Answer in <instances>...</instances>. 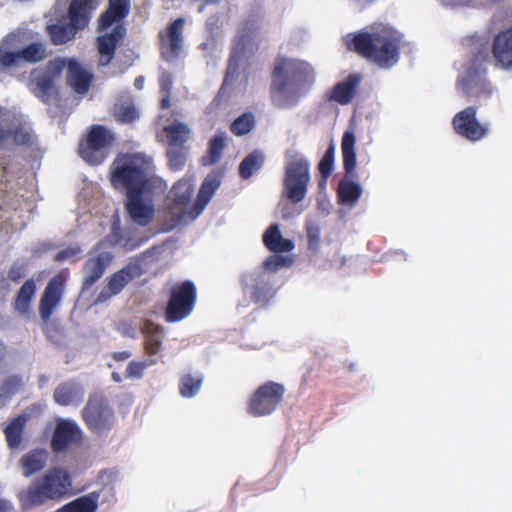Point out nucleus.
<instances>
[{
  "instance_id": "obj_30",
  "label": "nucleus",
  "mask_w": 512,
  "mask_h": 512,
  "mask_svg": "<svg viewBox=\"0 0 512 512\" xmlns=\"http://www.w3.org/2000/svg\"><path fill=\"white\" fill-rule=\"evenodd\" d=\"M36 293V282L33 278L27 279L14 297L12 303L14 311L24 317H29L31 301Z\"/></svg>"
},
{
  "instance_id": "obj_63",
  "label": "nucleus",
  "mask_w": 512,
  "mask_h": 512,
  "mask_svg": "<svg viewBox=\"0 0 512 512\" xmlns=\"http://www.w3.org/2000/svg\"><path fill=\"white\" fill-rule=\"evenodd\" d=\"M169 107H170V101H169V99H168V98H163V99L161 100V108H162V109H167V108H169Z\"/></svg>"
},
{
  "instance_id": "obj_37",
  "label": "nucleus",
  "mask_w": 512,
  "mask_h": 512,
  "mask_svg": "<svg viewBox=\"0 0 512 512\" xmlns=\"http://www.w3.org/2000/svg\"><path fill=\"white\" fill-rule=\"evenodd\" d=\"M98 500L99 493L91 492L63 505L56 512H96Z\"/></svg>"
},
{
  "instance_id": "obj_16",
  "label": "nucleus",
  "mask_w": 512,
  "mask_h": 512,
  "mask_svg": "<svg viewBox=\"0 0 512 512\" xmlns=\"http://www.w3.org/2000/svg\"><path fill=\"white\" fill-rule=\"evenodd\" d=\"M152 192H137L126 195L125 211L134 224L145 227L154 219L155 208L152 201L147 198Z\"/></svg>"
},
{
  "instance_id": "obj_2",
  "label": "nucleus",
  "mask_w": 512,
  "mask_h": 512,
  "mask_svg": "<svg viewBox=\"0 0 512 512\" xmlns=\"http://www.w3.org/2000/svg\"><path fill=\"white\" fill-rule=\"evenodd\" d=\"M401 45L402 35L383 24L372 26L370 31L354 34L348 42L350 50L384 69L391 68L398 62Z\"/></svg>"
},
{
  "instance_id": "obj_27",
  "label": "nucleus",
  "mask_w": 512,
  "mask_h": 512,
  "mask_svg": "<svg viewBox=\"0 0 512 512\" xmlns=\"http://www.w3.org/2000/svg\"><path fill=\"white\" fill-rule=\"evenodd\" d=\"M141 331L144 335V351L149 358H154L162 350L165 336L164 328L151 320H145Z\"/></svg>"
},
{
  "instance_id": "obj_7",
  "label": "nucleus",
  "mask_w": 512,
  "mask_h": 512,
  "mask_svg": "<svg viewBox=\"0 0 512 512\" xmlns=\"http://www.w3.org/2000/svg\"><path fill=\"white\" fill-rule=\"evenodd\" d=\"M197 299V290L192 281L186 280L175 285L165 308L166 322L175 323L187 318L193 311Z\"/></svg>"
},
{
  "instance_id": "obj_12",
  "label": "nucleus",
  "mask_w": 512,
  "mask_h": 512,
  "mask_svg": "<svg viewBox=\"0 0 512 512\" xmlns=\"http://www.w3.org/2000/svg\"><path fill=\"white\" fill-rule=\"evenodd\" d=\"M185 25L184 18H177L169 25L159 31L158 46L161 58L165 62L175 61L183 50V30Z\"/></svg>"
},
{
  "instance_id": "obj_20",
  "label": "nucleus",
  "mask_w": 512,
  "mask_h": 512,
  "mask_svg": "<svg viewBox=\"0 0 512 512\" xmlns=\"http://www.w3.org/2000/svg\"><path fill=\"white\" fill-rule=\"evenodd\" d=\"M113 255L103 251L97 254L89 253L88 259L83 265L84 277L82 280V291L89 290L104 275L107 267L110 266Z\"/></svg>"
},
{
  "instance_id": "obj_29",
  "label": "nucleus",
  "mask_w": 512,
  "mask_h": 512,
  "mask_svg": "<svg viewBox=\"0 0 512 512\" xmlns=\"http://www.w3.org/2000/svg\"><path fill=\"white\" fill-rule=\"evenodd\" d=\"M84 389L75 381L60 383L54 390L53 399L61 406L79 404L83 401Z\"/></svg>"
},
{
  "instance_id": "obj_50",
  "label": "nucleus",
  "mask_w": 512,
  "mask_h": 512,
  "mask_svg": "<svg viewBox=\"0 0 512 512\" xmlns=\"http://www.w3.org/2000/svg\"><path fill=\"white\" fill-rule=\"evenodd\" d=\"M306 236L308 249L313 252H318L321 244L320 226L313 221H308L306 223Z\"/></svg>"
},
{
  "instance_id": "obj_47",
  "label": "nucleus",
  "mask_w": 512,
  "mask_h": 512,
  "mask_svg": "<svg viewBox=\"0 0 512 512\" xmlns=\"http://www.w3.org/2000/svg\"><path fill=\"white\" fill-rule=\"evenodd\" d=\"M187 147L167 148L166 155L171 170L179 171L185 166L187 159Z\"/></svg>"
},
{
  "instance_id": "obj_46",
  "label": "nucleus",
  "mask_w": 512,
  "mask_h": 512,
  "mask_svg": "<svg viewBox=\"0 0 512 512\" xmlns=\"http://www.w3.org/2000/svg\"><path fill=\"white\" fill-rule=\"evenodd\" d=\"M255 126L254 115L250 112L243 113L237 117L230 125V131L236 136L248 134Z\"/></svg>"
},
{
  "instance_id": "obj_44",
  "label": "nucleus",
  "mask_w": 512,
  "mask_h": 512,
  "mask_svg": "<svg viewBox=\"0 0 512 512\" xmlns=\"http://www.w3.org/2000/svg\"><path fill=\"white\" fill-rule=\"evenodd\" d=\"M203 378L201 376H193L185 374L179 382V392L183 397H193L201 388Z\"/></svg>"
},
{
  "instance_id": "obj_1",
  "label": "nucleus",
  "mask_w": 512,
  "mask_h": 512,
  "mask_svg": "<svg viewBox=\"0 0 512 512\" xmlns=\"http://www.w3.org/2000/svg\"><path fill=\"white\" fill-rule=\"evenodd\" d=\"M314 82L311 66L301 60L279 56L271 73L270 97L278 108L297 105Z\"/></svg>"
},
{
  "instance_id": "obj_6",
  "label": "nucleus",
  "mask_w": 512,
  "mask_h": 512,
  "mask_svg": "<svg viewBox=\"0 0 512 512\" xmlns=\"http://www.w3.org/2000/svg\"><path fill=\"white\" fill-rule=\"evenodd\" d=\"M479 56H482L483 61H487L489 53L486 50L482 55L480 51L479 55L471 61L464 75L458 80V86L463 94L467 98L475 100L488 99L493 93L492 86L486 79V69L482 66V63H478Z\"/></svg>"
},
{
  "instance_id": "obj_52",
  "label": "nucleus",
  "mask_w": 512,
  "mask_h": 512,
  "mask_svg": "<svg viewBox=\"0 0 512 512\" xmlns=\"http://www.w3.org/2000/svg\"><path fill=\"white\" fill-rule=\"evenodd\" d=\"M291 264V258L278 254L269 256L264 262L265 268L272 270H277L278 268L281 267H289Z\"/></svg>"
},
{
  "instance_id": "obj_43",
  "label": "nucleus",
  "mask_w": 512,
  "mask_h": 512,
  "mask_svg": "<svg viewBox=\"0 0 512 512\" xmlns=\"http://www.w3.org/2000/svg\"><path fill=\"white\" fill-rule=\"evenodd\" d=\"M113 115L117 122L126 124L138 119L139 112L132 102L125 101L114 104Z\"/></svg>"
},
{
  "instance_id": "obj_34",
  "label": "nucleus",
  "mask_w": 512,
  "mask_h": 512,
  "mask_svg": "<svg viewBox=\"0 0 512 512\" xmlns=\"http://www.w3.org/2000/svg\"><path fill=\"white\" fill-rule=\"evenodd\" d=\"M48 452L45 449H33L26 453L20 460L23 469V475L30 477L31 475L41 471L47 462Z\"/></svg>"
},
{
  "instance_id": "obj_48",
  "label": "nucleus",
  "mask_w": 512,
  "mask_h": 512,
  "mask_svg": "<svg viewBox=\"0 0 512 512\" xmlns=\"http://www.w3.org/2000/svg\"><path fill=\"white\" fill-rule=\"evenodd\" d=\"M157 363V358H148L144 361H131L126 367V377L130 379L142 378L145 369Z\"/></svg>"
},
{
  "instance_id": "obj_35",
  "label": "nucleus",
  "mask_w": 512,
  "mask_h": 512,
  "mask_svg": "<svg viewBox=\"0 0 512 512\" xmlns=\"http://www.w3.org/2000/svg\"><path fill=\"white\" fill-rule=\"evenodd\" d=\"M356 137L352 130H346L341 140L343 168L347 175H353L356 168Z\"/></svg>"
},
{
  "instance_id": "obj_13",
  "label": "nucleus",
  "mask_w": 512,
  "mask_h": 512,
  "mask_svg": "<svg viewBox=\"0 0 512 512\" xmlns=\"http://www.w3.org/2000/svg\"><path fill=\"white\" fill-rule=\"evenodd\" d=\"M477 109L473 106L456 113L452 119L455 133L471 142L482 140L488 134V127L477 119Z\"/></svg>"
},
{
  "instance_id": "obj_18",
  "label": "nucleus",
  "mask_w": 512,
  "mask_h": 512,
  "mask_svg": "<svg viewBox=\"0 0 512 512\" xmlns=\"http://www.w3.org/2000/svg\"><path fill=\"white\" fill-rule=\"evenodd\" d=\"M66 285V278L59 273L47 283L39 302V315L44 322H48L60 304Z\"/></svg>"
},
{
  "instance_id": "obj_25",
  "label": "nucleus",
  "mask_w": 512,
  "mask_h": 512,
  "mask_svg": "<svg viewBox=\"0 0 512 512\" xmlns=\"http://www.w3.org/2000/svg\"><path fill=\"white\" fill-rule=\"evenodd\" d=\"M492 54L498 65L505 69H512V27L495 36Z\"/></svg>"
},
{
  "instance_id": "obj_39",
  "label": "nucleus",
  "mask_w": 512,
  "mask_h": 512,
  "mask_svg": "<svg viewBox=\"0 0 512 512\" xmlns=\"http://www.w3.org/2000/svg\"><path fill=\"white\" fill-rule=\"evenodd\" d=\"M264 161L265 157L261 151H252L239 164V176L242 179H249L256 171L261 169Z\"/></svg>"
},
{
  "instance_id": "obj_3",
  "label": "nucleus",
  "mask_w": 512,
  "mask_h": 512,
  "mask_svg": "<svg viewBox=\"0 0 512 512\" xmlns=\"http://www.w3.org/2000/svg\"><path fill=\"white\" fill-rule=\"evenodd\" d=\"M152 171V161L144 154H119L111 165L110 182L115 189H124L126 195L153 192L158 178L152 175Z\"/></svg>"
},
{
  "instance_id": "obj_8",
  "label": "nucleus",
  "mask_w": 512,
  "mask_h": 512,
  "mask_svg": "<svg viewBox=\"0 0 512 512\" xmlns=\"http://www.w3.org/2000/svg\"><path fill=\"white\" fill-rule=\"evenodd\" d=\"M115 142L114 134L103 125H92L85 140L79 144L80 156L89 164L99 165L106 156L108 149Z\"/></svg>"
},
{
  "instance_id": "obj_11",
  "label": "nucleus",
  "mask_w": 512,
  "mask_h": 512,
  "mask_svg": "<svg viewBox=\"0 0 512 512\" xmlns=\"http://www.w3.org/2000/svg\"><path fill=\"white\" fill-rule=\"evenodd\" d=\"M64 70V62L60 57L49 60L44 71L33 79V93L46 104H50L58 98V89L55 80L59 78Z\"/></svg>"
},
{
  "instance_id": "obj_36",
  "label": "nucleus",
  "mask_w": 512,
  "mask_h": 512,
  "mask_svg": "<svg viewBox=\"0 0 512 512\" xmlns=\"http://www.w3.org/2000/svg\"><path fill=\"white\" fill-rule=\"evenodd\" d=\"M28 421V416L20 414L13 418L4 428V435L9 448L19 449L23 441V433Z\"/></svg>"
},
{
  "instance_id": "obj_51",
  "label": "nucleus",
  "mask_w": 512,
  "mask_h": 512,
  "mask_svg": "<svg viewBox=\"0 0 512 512\" xmlns=\"http://www.w3.org/2000/svg\"><path fill=\"white\" fill-rule=\"evenodd\" d=\"M21 59L19 51L13 52L3 48L0 44V70H7L13 67H19L21 65Z\"/></svg>"
},
{
  "instance_id": "obj_28",
  "label": "nucleus",
  "mask_w": 512,
  "mask_h": 512,
  "mask_svg": "<svg viewBox=\"0 0 512 512\" xmlns=\"http://www.w3.org/2000/svg\"><path fill=\"white\" fill-rule=\"evenodd\" d=\"M250 287V297L255 303H266L272 296V283L266 275L251 274L245 279V287Z\"/></svg>"
},
{
  "instance_id": "obj_15",
  "label": "nucleus",
  "mask_w": 512,
  "mask_h": 512,
  "mask_svg": "<svg viewBox=\"0 0 512 512\" xmlns=\"http://www.w3.org/2000/svg\"><path fill=\"white\" fill-rule=\"evenodd\" d=\"M143 269L139 261H130L122 269L107 278L106 285L98 295L97 300L105 302L112 296L118 295L131 281L140 277Z\"/></svg>"
},
{
  "instance_id": "obj_32",
  "label": "nucleus",
  "mask_w": 512,
  "mask_h": 512,
  "mask_svg": "<svg viewBox=\"0 0 512 512\" xmlns=\"http://www.w3.org/2000/svg\"><path fill=\"white\" fill-rule=\"evenodd\" d=\"M219 186V181L215 177H207L199 190L197 199L189 211V219H196L208 204L216 189Z\"/></svg>"
},
{
  "instance_id": "obj_61",
  "label": "nucleus",
  "mask_w": 512,
  "mask_h": 512,
  "mask_svg": "<svg viewBox=\"0 0 512 512\" xmlns=\"http://www.w3.org/2000/svg\"><path fill=\"white\" fill-rule=\"evenodd\" d=\"M121 332L125 336H129V337H134L135 336L134 329L131 326H129V325H124L123 328L121 329Z\"/></svg>"
},
{
  "instance_id": "obj_33",
  "label": "nucleus",
  "mask_w": 512,
  "mask_h": 512,
  "mask_svg": "<svg viewBox=\"0 0 512 512\" xmlns=\"http://www.w3.org/2000/svg\"><path fill=\"white\" fill-rule=\"evenodd\" d=\"M167 148L187 147L186 143L191 137V130L187 124L174 121L164 126Z\"/></svg>"
},
{
  "instance_id": "obj_23",
  "label": "nucleus",
  "mask_w": 512,
  "mask_h": 512,
  "mask_svg": "<svg viewBox=\"0 0 512 512\" xmlns=\"http://www.w3.org/2000/svg\"><path fill=\"white\" fill-rule=\"evenodd\" d=\"M98 4L99 0H71L67 10L69 23L78 31L85 29Z\"/></svg>"
},
{
  "instance_id": "obj_45",
  "label": "nucleus",
  "mask_w": 512,
  "mask_h": 512,
  "mask_svg": "<svg viewBox=\"0 0 512 512\" xmlns=\"http://www.w3.org/2000/svg\"><path fill=\"white\" fill-rule=\"evenodd\" d=\"M225 148V137L224 135H215L209 141L208 153L204 159L205 164H216L222 157L223 150Z\"/></svg>"
},
{
  "instance_id": "obj_57",
  "label": "nucleus",
  "mask_w": 512,
  "mask_h": 512,
  "mask_svg": "<svg viewBox=\"0 0 512 512\" xmlns=\"http://www.w3.org/2000/svg\"><path fill=\"white\" fill-rule=\"evenodd\" d=\"M206 31L209 36L215 37L217 31L220 28V19L218 16H211L207 19L205 23Z\"/></svg>"
},
{
  "instance_id": "obj_5",
  "label": "nucleus",
  "mask_w": 512,
  "mask_h": 512,
  "mask_svg": "<svg viewBox=\"0 0 512 512\" xmlns=\"http://www.w3.org/2000/svg\"><path fill=\"white\" fill-rule=\"evenodd\" d=\"M284 193L292 203L301 202L307 193L310 180L309 162L300 154L294 153L286 156Z\"/></svg>"
},
{
  "instance_id": "obj_24",
  "label": "nucleus",
  "mask_w": 512,
  "mask_h": 512,
  "mask_svg": "<svg viewBox=\"0 0 512 512\" xmlns=\"http://www.w3.org/2000/svg\"><path fill=\"white\" fill-rule=\"evenodd\" d=\"M361 79V75L350 74L345 80L333 86L327 94V99L340 105L349 104L356 95Z\"/></svg>"
},
{
  "instance_id": "obj_19",
  "label": "nucleus",
  "mask_w": 512,
  "mask_h": 512,
  "mask_svg": "<svg viewBox=\"0 0 512 512\" xmlns=\"http://www.w3.org/2000/svg\"><path fill=\"white\" fill-rule=\"evenodd\" d=\"M193 195V186L187 180H179L170 191L169 210L175 214V225L189 219V204Z\"/></svg>"
},
{
  "instance_id": "obj_21",
  "label": "nucleus",
  "mask_w": 512,
  "mask_h": 512,
  "mask_svg": "<svg viewBox=\"0 0 512 512\" xmlns=\"http://www.w3.org/2000/svg\"><path fill=\"white\" fill-rule=\"evenodd\" d=\"M126 34L123 24H116L110 33L97 37L99 52V64L107 66L114 58L117 46L122 42Z\"/></svg>"
},
{
  "instance_id": "obj_49",
  "label": "nucleus",
  "mask_w": 512,
  "mask_h": 512,
  "mask_svg": "<svg viewBox=\"0 0 512 512\" xmlns=\"http://www.w3.org/2000/svg\"><path fill=\"white\" fill-rule=\"evenodd\" d=\"M335 148L331 144L318 164V170L324 182L329 178L333 170Z\"/></svg>"
},
{
  "instance_id": "obj_40",
  "label": "nucleus",
  "mask_w": 512,
  "mask_h": 512,
  "mask_svg": "<svg viewBox=\"0 0 512 512\" xmlns=\"http://www.w3.org/2000/svg\"><path fill=\"white\" fill-rule=\"evenodd\" d=\"M361 194L362 188L360 184L350 180H341L339 182L337 196L340 203L352 205L359 200Z\"/></svg>"
},
{
  "instance_id": "obj_58",
  "label": "nucleus",
  "mask_w": 512,
  "mask_h": 512,
  "mask_svg": "<svg viewBox=\"0 0 512 512\" xmlns=\"http://www.w3.org/2000/svg\"><path fill=\"white\" fill-rule=\"evenodd\" d=\"M130 357L131 353L129 351H118L112 354V358L117 362L125 361Z\"/></svg>"
},
{
  "instance_id": "obj_41",
  "label": "nucleus",
  "mask_w": 512,
  "mask_h": 512,
  "mask_svg": "<svg viewBox=\"0 0 512 512\" xmlns=\"http://www.w3.org/2000/svg\"><path fill=\"white\" fill-rule=\"evenodd\" d=\"M257 30L258 25L255 19H247L240 24L236 37V46L233 49L232 56L237 50H240L239 52L242 53L246 44L253 39Z\"/></svg>"
},
{
  "instance_id": "obj_22",
  "label": "nucleus",
  "mask_w": 512,
  "mask_h": 512,
  "mask_svg": "<svg viewBox=\"0 0 512 512\" xmlns=\"http://www.w3.org/2000/svg\"><path fill=\"white\" fill-rule=\"evenodd\" d=\"M64 62V69L66 72V82L79 94L88 92L92 74L86 71L83 66L74 58L60 57Z\"/></svg>"
},
{
  "instance_id": "obj_4",
  "label": "nucleus",
  "mask_w": 512,
  "mask_h": 512,
  "mask_svg": "<svg viewBox=\"0 0 512 512\" xmlns=\"http://www.w3.org/2000/svg\"><path fill=\"white\" fill-rule=\"evenodd\" d=\"M72 479L62 468H53L34 480L17 497L22 510L39 507L47 502H58L70 494Z\"/></svg>"
},
{
  "instance_id": "obj_60",
  "label": "nucleus",
  "mask_w": 512,
  "mask_h": 512,
  "mask_svg": "<svg viewBox=\"0 0 512 512\" xmlns=\"http://www.w3.org/2000/svg\"><path fill=\"white\" fill-rule=\"evenodd\" d=\"M12 509V504L5 499H0V512H9Z\"/></svg>"
},
{
  "instance_id": "obj_53",
  "label": "nucleus",
  "mask_w": 512,
  "mask_h": 512,
  "mask_svg": "<svg viewBox=\"0 0 512 512\" xmlns=\"http://www.w3.org/2000/svg\"><path fill=\"white\" fill-rule=\"evenodd\" d=\"M113 234L115 236V243L123 244L124 246H127L128 243H138L130 238V231H124L121 229L118 217L115 219Z\"/></svg>"
},
{
  "instance_id": "obj_26",
  "label": "nucleus",
  "mask_w": 512,
  "mask_h": 512,
  "mask_svg": "<svg viewBox=\"0 0 512 512\" xmlns=\"http://www.w3.org/2000/svg\"><path fill=\"white\" fill-rule=\"evenodd\" d=\"M130 12V0H108L107 9L98 19V29L107 30L113 24H119Z\"/></svg>"
},
{
  "instance_id": "obj_56",
  "label": "nucleus",
  "mask_w": 512,
  "mask_h": 512,
  "mask_svg": "<svg viewBox=\"0 0 512 512\" xmlns=\"http://www.w3.org/2000/svg\"><path fill=\"white\" fill-rule=\"evenodd\" d=\"M25 276V268L22 265H12L8 270V278L18 283Z\"/></svg>"
},
{
  "instance_id": "obj_31",
  "label": "nucleus",
  "mask_w": 512,
  "mask_h": 512,
  "mask_svg": "<svg viewBox=\"0 0 512 512\" xmlns=\"http://www.w3.org/2000/svg\"><path fill=\"white\" fill-rule=\"evenodd\" d=\"M262 240L265 247L274 253L290 252L294 248L291 240L283 238L277 223L269 226L264 232Z\"/></svg>"
},
{
  "instance_id": "obj_17",
  "label": "nucleus",
  "mask_w": 512,
  "mask_h": 512,
  "mask_svg": "<svg viewBox=\"0 0 512 512\" xmlns=\"http://www.w3.org/2000/svg\"><path fill=\"white\" fill-rule=\"evenodd\" d=\"M35 139L30 125L21 119L13 118L6 128L0 125V150L8 148L10 144L31 147Z\"/></svg>"
},
{
  "instance_id": "obj_42",
  "label": "nucleus",
  "mask_w": 512,
  "mask_h": 512,
  "mask_svg": "<svg viewBox=\"0 0 512 512\" xmlns=\"http://www.w3.org/2000/svg\"><path fill=\"white\" fill-rule=\"evenodd\" d=\"M21 63H38L47 57V48L42 42H32L19 50Z\"/></svg>"
},
{
  "instance_id": "obj_9",
  "label": "nucleus",
  "mask_w": 512,
  "mask_h": 512,
  "mask_svg": "<svg viewBox=\"0 0 512 512\" xmlns=\"http://www.w3.org/2000/svg\"><path fill=\"white\" fill-rule=\"evenodd\" d=\"M82 417L87 427L97 434L111 429L114 422V412L106 397L99 392L90 394Z\"/></svg>"
},
{
  "instance_id": "obj_55",
  "label": "nucleus",
  "mask_w": 512,
  "mask_h": 512,
  "mask_svg": "<svg viewBox=\"0 0 512 512\" xmlns=\"http://www.w3.org/2000/svg\"><path fill=\"white\" fill-rule=\"evenodd\" d=\"M80 252L81 248L79 246L68 247L59 251L55 256V260L61 262L77 256Z\"/></svg>"
},
{
  "instance_id": "obj_54",
  "label": "nucleus",
  "mask_w": 512,
  "mask_h": 512,
  "mask_svg": "<svg viewBox=\"0 0 512 512\" xmlns=\"http://www.w3.org/2000/svg\"><path fill=\"white\" fill-rule=\"evenodd\" d=\"M20 385V380L17 379V378H9L7 379L1 386L0 388V391H1V394L0 396H10L11 394H14L18 388V386Z\"/></svg>"
},
{
  "instance_id": "obj_10",
  "label": "nucleus",
  "mask_w": 512,
  "mask_h": 512,
  "mask_svg": "<svg viewBox=\"0 0 512 512\" xmlns=\"http://www.w3.org/2000/svg\"><path fill=\"white\" fill-rule=\"evenodd\" d=\"M285 387L283 384L268 381L260 385L248 400V411L253 416L272 414L283 401Z\"/></svg>"
},
{
  "instance_id": "obj_38",
  "label": "nucleus",
  "mask_w": 512,
  "mask_h": 512,
  "mask_svg": "<svg viewBox=\"0 0 512 512\" xmlns=\"http://www.w3.org/2000/svg\"><path fill=\"white\" fill-rule=\"evenodd\" d=\"M46 32L53 45H63L71 41L78 30L74 28L71 23L68 25L56 23L47 25Z\"/></svg>"
},
{
  "instance_id": "obj_14",
  "label": "nucleus",
  "mask_w": 512,
  "mask_h": 512,
  "mask_svg": "<svg viewBox=\"0 0 512 512\" xmlns=\"http://www.w3.org/2000/svg\"><path fill=\"white\" fill-rule=\"evenodd\" d=\"M82 431L72 420L58 419L51 437L50 447L55 454L67 452L82 442Z\"/></svg>"
},
{
  "instance_id": "obj_64",
  "label": "nucleus",
  "mask_w": 512,
  "mask_h": 512,
  "mask_svg": "<svg viewBox=\"0 0 512 512\" xmlns=\"http://www.w3.org/2000/svg\"><path fill=\"white\" fill-rule=\"evenodd\" d=\"M112 378H113V380H114V381H116V382H120V381H121V378H120L119 374H117V373H115V372H114V373H112Z\"/></svg>"
},
{
  "instance_id": "obj_59",
  "label": "nucleus",
  "mask_w": 512,
  "mask_h": 512,
  "mask_svg": "<svg viewBox=\"0 0 512 512\" xmlns=\"http://www.w3.org/2000/svg\"><path fill=\"white\" fill-rule=\"evenodd\" d=\"M216 45V37L209 36L205 42L200 45L202 50H209Z\"/></svg>"
},
{
  "instance_id": "obj_62",
  "label": "nucleus",
  "mask_w": 512,
  "mask_h": 512,
  "mask_svg": "<svg viewBox=\"0 0 512 512\" xmlns=\"http://www.w3.org/2000/svg\"><path fill=\"white\" fill-rule=\"evenodd\" d=\"M204 1H205V3L199 6L198 11H199L200 13H202V12L204 11L205 6H206L207 4H217V3H219V1H220V0H204Z\"/></svg>"
}]
</instances>
